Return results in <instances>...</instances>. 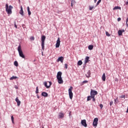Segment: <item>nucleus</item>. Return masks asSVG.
<instances>
[{"label":"nucleus","mask_w":128,"mask_h":128,"mask_svg":"<svg viewBox=\"0 0 128 128\" xmlns=\"http://www.w3.org/2000/svg\"><path fill=\"white\" fill-rule=\"evenodd\" d=\"M14 8V7L12 6H9L8 4H6V10L8 14H12V10Z\"/></svg>","instance_id":"1"},{"label":"nucleus","mask_w":128,"mask_h":128,"mask_svg":"<svg viewBox=\"0 0 128 128\" xmlns=\"http://www.w3.org/2000/svg\"><path fill=\"white\" fill-rule=\"evenodd\" d=\"M62 72H58L56 76V78L58 80V82L60 84H64V80H62Z\"/></svg>","instance_id":"2"},{"label":"nucleus","mask_w":128,"mask_h":128,"mask_svg":"<svg viewBox=\"0 0 128 128\" xmlns=\"http://www.w3.org/2000/svg\"><path fill=\"white\" fill-rule=\"evenodd\" d=\"M18 50L19 53V56L22 58H24L25 56H24V53L22 52V46H20V45L18 46Z\"/></svg>","instance_id":"3"},{"label":"nucleus","mask_w":128,"mask_h":128,"mask_svg":"<svg viewBox=\"0 0 128 128\" xmlns=\"http://www.w3.org/2000/svg\"><path fill=\"white\" fill-rule=\"evenodd\" d=\"M72 90H74V88H72V86H70V88L68 89V94L70 100H72V96H74Z\"/></svg>","instance_id":"4"},{"label":"nucleus","mask_w":128,"mask_h":128,"mask_svg":"<svg viewBox=\"0 0 128 128\" xmlns=\"http://www.w3.org/2000/svg\"><path fill=\"white\" fill-rule=\"evenodd\" d=\"M44 40H46V36H42L41 37V42H42V48L43 50H44Z\"/></svg>","instance_id":"5"},{"label":"nucleus","mask_w":128,"mask_h":128,"mask_svg":"<svg viewBox=\"0 0 128 128\" xmlns=\"http://www.w3.org/2000/svg\"><path fill=\"white\" fill-rule=\"evenodd\" d=\"M98 94V92L96 91L95 90H91L90 91V96L92 97V96H96Z\"/></svg>","instance_id":"6"},{"label":"nucleus","mask_w":128,"mask_h":128,"mask_svg":"<svg viewBox=\"0 0 128 128\" xmlns=\"http://www.w3.org/2000/svg\"><path fill=\"white\" fill-rule=\"evenodd\" d=\"M60 38H58L56 43V48H60Z\"/></svg>","instance_id":"7"},{"label":"nucleus","mask_w":128,"mask_h":128,"mask_svg":"<svg viewBox=\"0 0 128 128\" xmlns=\"http://www.w3.org/2000/svg\"><path fill=\"white\" fill-rule=\"evenodd\" d=\"M98 118H95L93 122V126H98Z\"/></svg>","instance_id":"8"},{"label":"nucleus","mask_w":128,"mask_h":128,"mask_svg":"<svg viewBox=\"0 0 128 128\" xmlns=\"http://www.w3.org/2000/svg\"><path fill=\"white\" fill-rule=\"evenodd\" d=\"M81 124L83 126H84V128H86V126H88V124H86V120H82Z\"/></svg>","instance_id":"9"},{"label":"nucleus","mask_w":128,"mask_h":128,"mask_svg":"<svg viewBox=\"0 0 128 128\" xmlns=\"http://www.w3.org/2000/svg\"><path fill=\"white\" fill-rule=\"evenodd\" d=\"M15 100L16 102H17L18 106H20V100L18 99V97L16 98Z\"/></svg>","instance_id":"10"},{"label":"nucleus","mask_w":128,"mask_h":128,"mask_svg":"<svg viewBox=\"0 0 128 128\" xmlns=\"http://www.w3.org/2000/svg\"><path fill=\"white\" fill-rule=\"evenodd\" d=\"M20 14L22 16H24V10H22V6H20Z\"/></svg>","instance_id":"11"},{"label":"nucleus","mask_w":128,"mask_h":128,"mask_svg":"<svg viewBox=\"0 0 128 128\" xmlns=\"http://www.w3.org/2000/svg\"><path fill=\"white\" fill-rule=\"evenodd\" d=\"M57 62H64V57L62 56H60L59 57L58 60H57Z\"/></svg>","instance_id":"12"},{"label":"nucleus","mask_w":128,"mask_h":128,"mask_svg":"<svg viewBox=\"0 0 128 128\" xmlns=\"http://www.w3.org/2000/svg\"><path fill=\"white\" fill-rule=\"evenodd\" d=\"M64 113L62 112H60L58 114V118H64Z\"/></svg>","instance_id":"13"},{"label":"nucleus","mask_w":128,"mask_h":128,"mask_svg":"<svg viewBox=\"0 0 128 128\" xmlns=\"http://www.w3.org/2000/svg\"><path fill=\"white\" fill-rule=\"evenodd\" d=\"M42 96H45L46 98V97L48 96V93L46 92H42Z\"/></svg>","instance_id":"14"},{"label":"nucleus","mask_w":128,"mask_h":128,"mask_svg":"<svg viewBox=\"0 0 128 128\" xmlns=\"http://www.w3.org/2000/svg\"><path fill=\"white\" fill-rule=\"evenodd\" d=\"M124 30H119L118 32V34L120 36H122V32H124Z\"/></svg>","instance_id":"15"},{"label":"nucleus","mask_w":128,"mask_h":128,"mask_svg":"<svg viewBox=\"0 0 128 128\" xmlns=\"http://www.w3.org/2000/svg\"><path fill=\"white\" fill-rule=\"evenodd\" d=\"M86 78H90V70H88L87 74H86Z\"/></svg>","instance_id":"16"},{"label":"nucleus","mask_w":128,"mask_h":128,"mask_svg":"<svg viewBox=\"0 0 128 128\" xmlns=\"http://www.w3.org/2000/svg\"><path fill=\"white\" fill-rule=\"evenodd\" d=\"M102 80L106 82V73H104L102 76Z\"/></svg>","instance_id":"17"},{"label":"nucleus","mask_w":128,"mask_h":128,"mask_svg":"<svg viewBox=\"0 0 128 128\" xmlns=\"http://www.w3.org/2000/svg\"><path fill=\"white\" fill-rule=\"evenodd\" d=\"M90 60V57L88 56H86V58H85V64H88V62H89Z\"/></svg>","instance_id":"18"},{"label":"nucleus","mask_w":128,"mask_h":128,"mask_svg":"<svg viewBox=\"0 0 128 128\" xmlns=\"http://www.w3.org/2000/svg\"><path fill=\"white\" fill-rule=\"evenodd\" d=\"M27 10H28V16H30L32 14V12H30V6L27 7Z\"/></svg>","instance_id":"19"},{"label":"nucleus","mask_w":128,"mask_h":128,"mask_svg":"<svg viewBox=\"0 0 128 128\" xmlns=\"http://www.w3.org/2000/svg\"><path fill=\"white\" fill-rule=\"evenodd\" d=\"M16 78H18V77L16 76H12L10 78V80H16Z\"/></svg>","instance_id":"20"},{"label":"nucleus","mask_w":128,"mask_h":128,"mask_svg":"<svg viewBox=\"0 0 128 128\" xmlns=\"http://www.w3.org/2000/svg\"><path fill=\"white\" fill-rule=\"evenodd\" d=\"M121 8L120 6H115L114 8H113V10H120Z\"/></svg>","instance_id":"21"},{"label":"nucleus","mask_w":128,"mask_h":128,"mask_svg":"<svg viewBox=\"0 0 128 128\" xmlns=\"http://www.w3.org/2000/svg\"><path fill=\"white\" fill-rule=\"evenodd\" d=\"M88 50H92L94 48V46H92V45H90V46H88Z\"/></svg>","instance_id":"22"},{"label":"nucleus","mask_w":128,"mask_h":128,"mask_svg":"<svg viewBox=\"0 0 128 128\" xmlns=\"http://www.w3.org/2000/svg\"><path fill=\"white\" fill-rule=\"evenodd\" d=\"M92 100V96L91 95L90 96H88L87 98V102H90Z\"/></svg>","instance_id":"23"},{"label":"nucleus","mask_w":128,"mask_h":128,"mask_svg":"<svg viewBox=\"0 0 128 128\" xmlns=\"http://www.w3.org/2000/svg\"><path fill=\"white\" fill-rule=\"evenodd\" d=\"M44 86L46 88H50V86H48V83L46 82H44Z\"/></svg>","instance_id":"24"},{"label":"nucleus","mask_w":128,"mask_h":128,"mask_svg":"<svg viewBox=\"0 0 128 128\" xmlns=\"http://www.w3.org/2000/svg\"><path fill=\"white\" fill-rule=\"evenodd\" d=\"M82 60H79L78 62V66H82Z\"/></svg>","instance_id":"25"},{"label":"nucleus","mask_w":128,"mask_h":128,"mask_svg":"<svg viewBox=\"0 0 128 128\" xmlns=\"http://www.w3.org/2000/svg\"><path fill=\"white\" fill-rule=\"evenodd\" d=\"M14 65L16 66H18V62L16 61H15L14 62Z\"/></svg>","instance_id":"26"},{"label":"nucleus","mask_w":128,"mask_h":128,"mask_svg":"<svg viewBox=\"0 0 128 128\" xmlns=\"http://www.w3.org/2000/svg\"><path fill=\"white\" fill-rule=\"evenodd\" d=\"M74 0H72L71 6H74Z\"/></svg>","instance_id":"27"},{"label":"nucleus","mask_w":128,"mask_h":128,"mask_svg":"<svg viewBox=\"0 0 128 128\" xmlns=\"http://www.w3.org/2000/svg\"><path fill=\"white\" fill-rule=\"evenodd\" d=\"M106 34L107 36H110V33H108V32H106Z\"/></svg>","instance_id":"28"},{"label":"nucleus","mask_w":128,"mask_h":128,"mask_svg":"<svg viewBox=\"0 0 128 128\" xmlns=\"http://www.w3.org/2000/svg\"><path fill=\"white\" fill-rule=\"evenodd\" d=\"M30 40L32 42V40H34V36H31L30 37Z\"/></svg>","instance_id":"29"},{"label":"nucleus","mask_w":128,"mask_h":128,"mask_svg":"<svg viewBox=\"0 0 128 128\" xmlns=\"http://www.w3.org/2000/svg\"><path fill=\"white\" fill-rule=\"evenodd\" d=\"M101 2H102V0H99L97 2V3H96V6H98V4H100Z\"/></svg>","instance_id":"30"},{"label":"nucleus","mask_w":128,"mask_h":128,"mask_svg":"<svg viewBox=\"0 0 128 128\" xmlns=\"http://www.w3.org/2000/svg\"><path fill=\"white\" fill-rule=\"evenodd\" d=\"M11 120H12V124H14V116H11Z\"/></svg>","instance_id":"31"},{"label":"nucleus","mask_w":128,"mask_h":128,"mask_svg":"<svg viewBox=\"0 0 128 128\" xmlns=\"http://www.w3.org/2000/svg\"><path fill=\"white\" fill-rule=\"evenodd\" d=\"M36 94H38V86H37V87L36 88Z\"/></svg>","instance_id":"32"},{"label":"nucleus","mask_w":128,"mask_h":128,"mask_svg":"<svg viewBox=\"0 0 128 128\" xmlns=\"http://www.w3.org/2000/svg\"><path fill=\"white\" fill-rule=\"evenodd\" d=\"M93 8H94L93 6H90V8H89L90 10H92Z\"/></svg>","instance_id":"33"},{"label":"nucleus","mask_w":128,"mask_h":128,"mask_svg":"<svg viewBox=\"0 0 128 128\" xmlns=\"http://www.w3.org/2000/svg\"><path fill=\"white\" fill-rule=\"evenodd\" d=\"M100 106L101 110H102V108H104V105H102V104H100Z\"/></svg>","instance_id":"34"},{"label":"nucleus","mask_w":128,"mask_h":128,"mask_svg":"<svg viewBox=\"0 0 128 128\" xmlns=\"http://www.w3.org/2000/svg\"><path fill=\"white\" fill-rule=\"evenodd\" d=\"M128 18L126 20V26L128 28Z\"/></svg>","instance_id":"35"},{"label":"nucleus","mask_w":128,"mask_h":128,"mask_svg":"<svg viewBox=\"0 0 128 128\" xmlns=\"http://www.w3.org/2000/svg\"><path fill=\"white\" fill-rule=\"evenodd\" d=\"M88 81L85 80L83 82V84H88Z\"/></svg>","instance_id":"36"},{"label":"nucleus","mask_w":128,"mask_h":128,"mask_svg":"<svg viewBox=\"0 0 128 128\" xmlns=\"http://www.w3.org/2000/svg\"><path fill=\"white\" fill-rule=\"evenodd\" d=\"M121 98H126L125 95H122L120 96Z\"/></svg>","instance_id":"37"},{"label":"nucleus","mask_w":128,"mask_h":128,"mask_svg":"<svg viewBox=\"0 0 128 128\" xmlns=\"http://www.w3.org/2000/svg\"><path fill=\"white\" fill-rule=\"evenodd\" d=\"M92 100H93L94 102H96V98H94V96H92Z\"/></svg>","instance_id":"38"},{"label":"nucleus","mask_w":128,"mask_h":128,"mask_svg":"<svg viewBox=\"0 0 128 128\" xmlns=\"http://www.w3.org/2000/svg\"><path fill=\"white\" fill-rule=\"evenodd\" d=\"M114 104V102L111 101V102H110V106H112V104Z\"/></svg>","instance_id":"39"},{"label":"nucleus","mask_w":128,"mask_h":128,"mask_svg":"<svg viewBox=\"0 0 128 128\" xmlns=\"http://www.w3.org/2000/svg\"><path fill=\"white\" fill-rule=\"evenodd\" d=\"M64 66H65V68H68V64H64Z\"/></svg>","instance_id":"40"},{"label":"nucleus","mask_w":128,"mask_h":128,"mask_svg":"<svg viewBox=\"0 0 128 128\" xmlns=\"http://www.w3.org/2000/svg\"><path fill=\"white\" fill-rule=\"evenodd\" d=\"M48 82L50 84V85L48 86H50H50H52V82Z\"/></svg>","instance_id":"41"},{"label":"nucleus","mask_w":128,"mask_h":128,"mask_svg":"<svg viewBox=\"0 0 128 128\" xmlns=\"http://www.w3.org/2000/svg\"><path fill=\"white\" fill-rule=\"evenodd\" d=\"M121 20H122V18H118V22H120Z\"/></svg>","instance_id":"42"},{"label":"nucleus","mask_w":128,"mask_h":128,"mask_svg":"<svg viewBox=\"0 0 128 128\" xmlns=\"http://www.w3.org/2000/svg\"><path fill=\"white\" fill-rule=\"evenodd\" d=\"M14 28H18V26H16V24H14Z\"/></svg>","instance_id":"43"},{"label":"nucleus","mask_w":128,"mask_h":128,"mask_svg":"<svg viewBox=\"0 0 128 128\" xmlns=\"http://www.w3.org/2000/svg\"><path fill=\"white\" fill-rule=\"evenodd\" d=\"M96 0H94V2H96Z\"/></svg>","instance_id":"44"},{"label":"nucleus","mask_w":128,"mask_h":128,"mask_svg":"<svg viewBox=\"0 0 128 128\" xmlns=\"http://www.w3.org/2000/svg\"><path fill=\"white\" fill-rule=\"evenodd\" d=\"M126 4H128V1L127 2H126Z\"/></svg>","instance_id":"45"},{"label":"nucleus","mask_w":128,"mask_h":128,"mask_svg":"<svg viewBox=\"0 0 128 128\" xmlns=\"http://www.w3.org/2000/svg\"><path fill=\"white\" fill-rule=\"evenodd\" d=\"M37 98H40V96H38L37 95Z\"/></svg>","instance_id":"46"},{"label":"nucleus","mask_w":128,"mask_h":128,"mask_svg":"<svg viewBox=\"0 0 128 128\" xmlns=\"http://www.w3.org/2000/svg\"><path fill=\"white\" fill-rule=\"evenodd\" d=\"M16 88L18 89V87H16Z\"/></svg>","instance_id":"47"},{"label":"nucleus","mask_w":128,"mask_h":128,"mask_svg":"<svg viewBox=\"0 0 128 128\" xmlns=\"http://www.w3.org/2000/svg\"><path fill=\"white\" fill-rule=\"evenodd\" d=\"M42 128H44V127H42Z\"/></svg>","instance_id":"48"}]
</instances>
